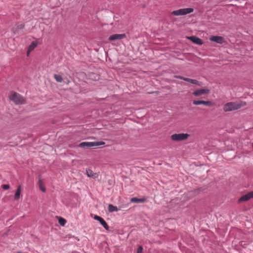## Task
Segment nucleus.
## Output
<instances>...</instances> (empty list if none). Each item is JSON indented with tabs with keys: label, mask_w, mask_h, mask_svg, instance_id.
<instances>
[{
	"label": "nucleus",
	"mask_w": 253,
	"mask_h": 253,
	"mask_svg": "<svg viewBox=\"0 0 253 253\" xmlns=\"http://www.w3.org/2000/svg\"><path fill=\"white\" fill-rule=\"evenodd\" d=\"M2 187L4 190H7L9 189V186L7 184H4L2 185Z\"/></svg>",
	"instance_id": "obj_23"
},
{
	"label": "nucleus",
	"mask_w": 253,
	"mask_h": 253,
	"mask_svg": "<svg viewBox=\"0 0 253 253\" xmlns=\"http://www.w3.org/2000/svg\"><path fill=\"white\" fill-rule=\"evenodd\" d=\"M54 77L55 79L56 80V81L59 83H61L63 81L62 77L60 75L54 74Z\"/></svg>",
	"instance_id": "obj_20"
},
{
	"label": "nucleus",
	"mask_w": 253,
	"mask_h": 253,
	"mask_svg": "<svg viewBox=\"0 0 253 253\" xmlns=\"http://www.w3.org/2000/svg\"><path fill=\"white\" fill-rule=\"evenodd\" d=\"M193 11L194 9L192 8H182L173 11L171 12V14L175 16L185 15L186 14L192 13L193 12Z\"/></svg>",
	"instance_id": "obj_4"
},
{
	"label": "nucleus",
	"mask_w": 253,
	"mask_h": 253,
	"mask_svg": "<svg viewBox=\"0 0 253 253\" xmlns=\"http://www.w3.org/2000/svg\"><path fill=\"white\" fill-rule=\"evenodd\" d=\"M252 198H253V191L250 192L240 197L238 200V203L248 201Z\"/></svg>",
	"instance_id": "obj_7"
},
{
	"label": "nucleus",
	"mask_w": 253,
	"mask_h": 253,
	"mask_svg": "<svg viewBox=\"0 0 253 253\" xmlns=\"http://www.w3.org/2000/svg\"><path fill=\"white\" fill-rule=\"evenodd\" d=\"M176 78L185 81V78L181 76H176Z\"/></svg>",
	"instance_id": "obj_25"
},
{
	"label": "nucleus",
	"mask_w": 253,
	"mask_h": 253,
	"mask_svg": "<svg viewBox=\"0 0 253 253\" xmlns=\"http://www.w3.org/2000/svg\"><path fill=\"white\" fill-rule=\"evenodd\" d=\"M23 27H24V25L22 24H21L17 26V28L19 29H22Z\"/></svg>",
	"instance_id": "obj_26"
},
{
	"label": "nucleus",
	"mask_w": 253,
	"mask_h": 253,
	"mask_svg": "<svg viewBox=\"0 0 253 253\" xmlns=\"http://www.w3.org/2000/svg\"><path fill=\"white\" fill-rule=\"evenodd\" d=\"M108 210H109V212H112L113 211H118V209L117 207L114 206L111 204H109L108 205Z\"/></svg>",
	"instance_id": "obj_16"
},
{
	"label": "nucleus",
	"mask_w": 253,
	"mask_h": 253,
	"mask_svg": "<svg viewBox=\"0 0 253 253\" xmlns=\"http://www.w3.org/2000/svg\"><path fill=\"white\" fill-rule=\"evenodd\" d=\"M142 251H143V248L142 246H140L138 247V248L137 250L136 253H142Z\"/></svg>",
	"instance_id": "obj_22"
},
{
	"label": "nucleus",
	"mask_w": 253,
	"mask_h": 253,
	"mask_svg": "<svg viewBox=\"0 0 253 253\" xmlns=\"http://www.w3.org/2000/svg\"><path fill=\"white\" fill-rule=\"evenodd\" d=\"M189 136L187 133H175L171 136V139L173 141H180L187 139Z\"/></svg>",
	"instance_id": "obj_5"
},
{
	"label": "nucleus",
	"mask_w": 253,
	"mask_h": 253,
	"mask_svg": "<svg viewBox=\"0 0 253 253\" xmlns=\"http://www.w3.org/2000/svg\"><path fill=\"white\" fill-rule=\"evenodd\" d=\"M246 105V102L243 101L230 102L224 105L223 110L225 112L233 111L238 110Z\"/></svg>",
	"instance_id": "obj_1"
},
{
	"label": "nucleus",
	"mask_w": 253,
	"mask_h": 253,
	"mask_svg": "<svg viewBox=\"0 0 253 253\" xmlns=\"http://www.w3.org/2000/svg\"><path fill=\"white\" fill-rule=\"evenodd\" d=\"M210 40L218 43H222L224 42V38L221 36H211Z\"/></svg>",
	"instance_id": "obj_10"
},
{
	"label": "nucleus",
	"mask_w": 253,
	"mask_h": 253,
	"mask_svg": "<svg viewBox=\"0 0 253 253\" xmlns=\"http://www.w3.org/2000/svg\"><path fill=\"white\" fill-rule=\"evenodd\" d=\"M99 222L100 223V224L104 227V228L108 230H109V226L107 225V223L105 222V221L102 218Z\"/></svg>",
	"instance_id": "obj_18"
},
{
	"label": "nucleus",
	"mask_w": 253,
	"mask_h": 253,
	"mask_svg": "<svg viewBox=\"0 0 253 253\" xmlns=\"http://www.w3.org/2000/svg\"><path fill=\"white\" fill-rule=\"evenodd\" d=\"M102 218V217L98 216V215H94V219L96 220H98V221Z\"/></svg>",
	"instance_id": "obj_24"
},
{
	"label": "nucleus",
	"mask_w": 253,
	"mask_h": 253,
	"mask_svg": "<svg viewBox=\"0 0 253 253\" xmlns=\"http://www.w3.org/2000/svg\"><path fill=\"white\" fill-rule=\"evenodd\" d=\"M9 98L16 104H24L26 103L24 98L15 92H11Z\"/></svg>",
	"instance_id": "obj_2"
},
{
	"label": "nucleus",
	"mask_w": 253,
	"mask_h": 253,
	"mask_svg": "<svg viewBox=\"0 0 253 253\" xmlns=\"http://www.w3.org/2000/svg\"><path fill=\"white\" fill-rule=\"evenodd\" d=\"M126 36L125 34H114L112 35H111L108 38V40L112 41H116V40H122L125 38H126Z\"/></svg>",
	"instance_id": "obj_8"
},
{
	"label": "nucleus",
	"mask_w": 253,
	"mask_h": 253,
	"mask_svg": "<svg viewBox=\"0 0 253 253\" xmlns=\"http://www.w3.org/2000/svg\"><path fill=\"white\" fill-rule=\"evenodd\" d=\"M86 173L87 175V176L89 177H92L93 178H95L97 176V174L95 173H94L91 169H87L86 170Z\"/></svg>",
	"instance_id": "obj_13"
},
{
	"label": "nucleus",
	"mask_w": 253,
	"mask_h": 253,
	"mask_svg": "<svg viewBox=\"0 0 253 253\" xmlns=\"http://www.w3.org/2000/svg\"><path fill=\"white\" fill-rule=\"evenodd\" d=\"M20 193H21V186H19L16 192H15V195H14V199L15 200H17L19 198Z\"/></svg>",
	"instance_id": "obj_17"
},
{
	"label": "nucleus",
	"mask_w": 253,
	"mask_h": 253,
	"mask_svg": "<svg viewBox=\"0 0 253 253\" xmlns=\"http://www.w3.org/2000/svg\"><path fill=\"white\" fill-rule=\"evenodd\" d=\"M188 39L192 41L194 43H196L199 45H201L203 43V42L201 39L199 38H197L195 36H191L188 37Z\"/></svg>",
	"instance_id": "obj_11"
},
{
	"label": "nucleus",
	"mask_w": 253,
	"mask_h": 253,
	"mask_svg": "<svg viewBox=\"0 0 253 253\" xmlns=\"http://www.w3.org/2000/svg\"><path fill=\"white\" fill-rule=\"evenodd\" d=\"M193 103V104L196 105H199L201 104H203L207 106H211L212 105L211 102L210 101L194 100Z\"/></svg>",
	"instance_id": "obj_9"
},
{
	"label": "nucleus",
	"mask_w": 253,
	"mask_h": 253,
	"mask_svg": "<svg viewBox=\"0 0 253 253\" xmlns=\"http://www.w3.org/2000/svg\"><path fill=\"white\" fill-rule=\"evenodd\" d=\"M185 81L190 82L192 84H195L198 85L199 86L201 85V84L198 81H197L196 80L185 78Z\"/></svg>",
	"instance_id": "obj_15"
},
{
	"label": "nucleus",
	"mask_w": 253,
	"mask_h": 253,
	"mask_svg": "<svg viewBox=\"0 0 253 253\" xmlns=\"http://www.w3.org/2000/svg\"><path fill=\"white\" fill-rule=\"evenodd\" d=\"M105 144L104 142H83L79 144V146L82 148L96 147Z\"/></svg>",
	"instance_id": "obj_3"
},
{
	"label": "nucleus",
	"mask_w": 253,
	"mask_h": 253,
	"mask_svg": "<svg viewBox=\"0 0 253 253\" xmlns=\"http://www.w3.org/2000/svg\"><path fill=\"white\" fill-rule=\"evenodd\" d=\"M38 183H39V188H40V190L42 192H45L46 191L45 187V186L44 185L43 181L41 179V177L40 176H39V179Z\"/></svg>",
	"instance_id": "obj_12"
},
{
	"label": "nucleus",
	"mask_w": 253,
	"mask_h": 253,
	"mask_svg": "<svg viewBox=\"0 0 253 253\" xmlns=\"http://www.w3.org/2000/svg\"><path fill=\"white\" fill-rule=\"evenodd\" d=\"M210 89L208 88H202L196 90L193 92V94L195 96H199L202 95L208 94L210 93Z\"/></svg>",
	"instance_id": "obj_6"
},
{
	"label": "nucleus",
	"mask_w": 253,
	"mask_h": 253,
	"mask_svg": "<svg viewBox=\"0 0 253 253\" xmlns=\"http://www.w3.org/2000/svg\"><path fill=\"white\" fill-rule=\"evenodd\" d=\"M130 201L134 203H142L144 202V200L142 199H138L137 198H132L130 199Z\"/></svg>",
	"instance_id": "obj_19"
},
{
	"label": "nucleus",
	"mask_w": 253,
	"mask_h": 253,
	"mask_svg": "<svg viewBox=\"0 0 253 253\" xmlns=\"http://www.w3.org/2000/svg\"><path fill=\"white\" fill-rule=\"evenodd\" d=\"M58 222L61 226H64L65 224L66 221L65 219L61 217H58Z\"/></svg>",
	"instance_id": "obj_21"
},
{
	"label": "nucleus",
	"mask_w": 253,
	"mask_h": 253,
	"mask_svg": "<svg viewBox=\"0 0 253 253\" xmlns=\"http://www.w3.org/2000/svg\"><path fill=\"white\" fill-rule=\"evenodd\" d=\"M37 45V43L35 42H33L30 46H29L28 51H27V55H28L29 53L32 51Z\"/></svg>",
	"instance_id": "obj_14"
}]
</instances>
